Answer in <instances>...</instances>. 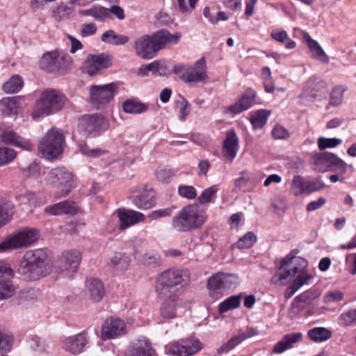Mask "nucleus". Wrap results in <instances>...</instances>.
Instances as JSON below:
<instances>
[{
	"instance_id": "obj_1",
	"label": "nucleus",
	"mask_w": 356,
	"mask_h": 356,
	"mask_svg": "<svg viewBox=\"0 0 356 356\" xmlns=\"http://www.w3.org/2000/svg\"><path fill=\"white\" fill-rule=\"evenodd\" d=\"M307 261L300 257H286L282 261L278 270L271 277V283L279 286H284L296 277L284 292L286 298H291L303 285L308 284L313 276L307 272Z\"/></svg>"
},
{
	"instance_id": "obj_2",
	"label": "nucleus",
	"mask_w": 356,
	"mask_h": 356,
	"mask_svg": "<svg viewBox=\"0 0 356 356\" xmlns=\"http://www.w3.org/2000/svg\"><path fill=\"white\" fill-rule=\"evenodd\" d=\"M22 279L35 281L48 275L51 272L47 252L44 248L26 251L17 270Z\"/></svg>"
},
{
	"instance_id": "obj_3",
	"label": "nucleus",
	"mask_w": 356,
	"mask_h": 356,
	"mask_svg": "<svg viewBox=\"0 0 356 356\" xmlns=\"http://www.w3.org/2000/svg\"><path fill=\"white\" fill-rule=\"evenodd\" d=\"M190 279L191 275L187 269L170 268L160 275L156 292L165 298L173 289L178 290L188 286Z\"/></svg>"
},
{
	"instance_id": "obj_4",
	"label": "nucleus",
	"mask_w": 356,
	"mask_h": 356,
	"mask_svg": "<svg viewBox=\"0 0 356 356\" xmlns=\"http://www.w3.org/2000/svg\"><path fill=\"white\" fill-rule=\"evenodd\" d=\"M206 218L205 212L197 204H189L173 218L172 225L177 232H188L201 227Z\"/></svg>"
},
{
	"instance_id": "obj_5",
	"label": "nucleus",
	"mask_w": 356,
	"mask_h": 356,
	"mask_svg": "<svg viewBox=\"0 0 356 356\" xmlns=\"http://www.w3.org/2000/svg\"><path fill=\"white\" fill-rule=\"evenodd\" d=\"M66 98L60 91L55 89H45L35 104L33 113V118L47 116L60 111Z\"/></svg>"
},
{
	"instance_id": "obj_6",
	"label": "nucleus",
	"mask_w": 356,
	"mask_h": 356,
	"mask_svg": "<svg viewBox=\"0 0 356 356\" xmlns=\"http://www.w3.org/2000/svg\"><path fill=\"white\" fill-rule=\"evenodd\" d=\"M64 145L63 134L58 129L53 128L42 138L38 149L48 159H54L62 153Z\"/></svg>"
},
{
	"instance_id": "obj_7",
	"label": "nucleus",
	"mask_w": 356,
	"mask_h": 356,
	"mask_svg": "<svg viewBox=\"0 0 356 356\" xmlns=\"http://www.w3.org/2000/svg\"><path fill=\"white\" fill-rule=\"evenodd\" d=\"M49 179L60 191L56 193V197H64L67 196L72 188L74 187V176L72 172L67 171L65 168H56L48 173Z\"/></svg>"
},
{
	"instance_id": "obj_8",
	"label": "nucleus",
	"mask_w": 356,
	"mask_h": 356,
	"mask_svg": "<svg viewBox=\"0 0 356 356\" xmlns=\"http://www.w3.org/2000/svg\"><path fill=\"white\" fill-rule=\"evenodd\" d=\"M39 232L36 229H25L9 240L0 243V252L12 248H27L38 241Z\"/></svg>"
},
{
	"instance_id": "obj_9",
	"label": "nucleus",
	"mask_w": 356,
	"mask_h": 356,
	"mask_svg": "<svg viewBox=\"0 0 356 356\" xmlns=\"http://www.w3.org/2000/svg\"><path fill=\"white\" fill-rule=\"evenodd\" d=\"M107 128V121L102 115L97 113L85 115L79 121V131L86 136H97Z\"/></svg>"
},
{
	"instance_id": "obj_10",
	"label": "nucleus",
	"mask_w": 356,
	"mask_h": 356,
	"mask_svg": "<svg viewBox=\"0 0 356 356\" xmlns=\"http://www.w3.org/2000/svg\"><path fill=\"white\" fill-rule=\"evenodd\" d=\"M117 86L114 83L106 85L92 86L90 89V97L92 104L97 108L108 104L114 97Z\"/></svg>"
},
{
	"instance_id": "obj_11",
	"label": "nucleus",
	"mask_w": 356,
	"mask_h": 356,
	"mask_svg": "<svg viewBox=\"0 0 356 356\" xmlns=\"http://www.w3.org/2000/svg\"><path fill=\"white\" fill-rule=\"evenodd\" d=\"M202 348V344L199 340L191 339L168 344L165 346V352L172 356H191Z\"/></svg>"
},
{
	"instance_id": "obj_12",
	"label": "nucleus",
	"mask_w": 356,
	"mask_h": 356,
	"mask_svg": "<svg viewBox=\"0 0 356 356\" xmlns=\"http://www.w3.org/2000/svg\"><path fill=\"white\" fill-rule=\"evenodd\" d=\"M15 273L10 265L0 261V300L11 298L15 291L12 279Z\"/></svg>"
},
{
	"instance_id": "obj_13",
	"label": "nucleus",
	"mask_w": 356,
	"mask_h": 356,
	"mask_svg": "<svg viewBox=\"0 0 356 356\" xmlns=\"http://www.w3.org/2000/svg\"><path fill=\"white\" fill-rule=\"evenodd\" d=\"M180 78L187 83H204L208 79L204 58L199 59L194 65L188 66Z\"/></svg>"
},
{
	"instance_id": "obj_14",
	"label": "nucleus",
	"mask_w": 356,
	"mask_h": 356,
	"mask_svg": "<svg viewBox=\"0 0 356 356\" xmlns=\"http://www.w3.org/2000/svg\"><path fill=\"white\" fill-rule=\"evenodd\" d=\"M81 261V254L78 250L65 252L57 261V268L61 273L67 275L77 271Z\"/></svg>"
},
{
	"instance_id": "obj_15",
	"label": "nucleus",
	"mask_w": 356,
	"mask_h": 356,
	"mask_svg": "<svg viewBox=\"0 0 356 356\" xmlns=\"http://www.w3.org/2000/svg\"><path fill=\"white\" fill-rule=\"evenodd\" d=\"M89 341L88 333L86 331L65 338L62 348L72 355L82 353Z\"/></svg>"
},
{
	"instance_id": "obj_16",
	"label": "nucleus",
	"mask_w": 356,
	"mask_h": 356,
	"mask_svg": "<svg viewBox=\"0 0 356 356\" xmlns=\"http://www.w3.org/2000/svg\"><path fill=\"white\" fill-rule=\"evenodd\" d=\"M125 323L120 318H111L104 323L102 337L104 339H113L125 333Z\"/></svg>"
},
{
	"instance_id": "obj_17",
	"label": "nucleus",
	"mask_w": 356,
	"mask_h": 356,
	"mask_svg": "<svg viewBox=\"0 0 356 356\" xmlns=\"http://www.w3.org/2000/svg\"><path fill=\"white\" fill-rule=\"evenodd\" d=\"M111 65L110 57L107 55H90L85 62V70L90 76H94L100 70L109 67Z\"/></svg>"
},
{
	"instance_id": "obj_18",
	"label": "nucleus",
	"mask_w": 356,
	"mask_h": 356,
	"mask_svg": "<svg viewBox=\"0 0 356 356\" xmlns=\"http://www.w3.org/2000/svg\"><path fill=\"white\" fill-rule=\"evenodd\" d=\"M134 49L136 55L144 59H151L156 54L152 38L149 35H143L136 38L134 41Z\"/></svg>"
},
{
	"instance_id": "obj_19",
	"label": "nucleus",
	"mask_w": 356,
	"mask_h": 356,
	"mask_svg": "<svg viewBox=\"0 0 356 356\" xmlns=\"http://www.w3.org/2000/svg\"><path fill=\"white\" fill-rule=\"evenodd\" d=\"M154 354L155 350L145 337L131 342L125 351V356H154Z\"/></svg>"
},
{
	"instance_id": "obj_20",
	"label": "nucleus",
	"mask_w": 356,
	"mask_h": 356,
	"mask_svg": "<svg viewBox=\"0 0 356 356\" xmlns=\"http://www.w3.org/2000/svg\"><path fill=\"white\" fill-rule=\"evenodd\" d=\"M116 214L119 218L120 227L122 229L145 220V216L142 213L134 210L118 209Z\"/></svg>"
},
{
	"instance_id": "obj_21",
	"label": "nucleus",
	"mask_w": 356,
	"mask_h": 356,
	"mask_svg": "<svg viewBox=\"0 0 356 356\" xmlns=\"http://www.w3.org/2000/svg\"><path fill=\"white\" fill-rule=\"evenodd\" d=\"M65 60L56 52H49L43 55L40 61V68L49 72H57L64 68Z\"/></svg>"
},
{
	"instance_id": "obj_22",
	"label": "nucleus",
	"mask_w": 356,
	"mask_h": 356,
	"mask_svg": "<svg viewBox=\"0 0 356 356\" xmlns=\"http://www.w3.org/2000/svg\"><path fill=\"white\" fill-rule=\"evenodd\" d=\"M255 97L256 92L249 88L238 98L234 104L227 108V111L234 115L239 114L250 108L254 104Z\"/></svg>"
},
{
	"instance_id": "obj_23",
	"label": "nucleus",
	"mask_w": 356,
	"mask_h": 356,
	"mask_svg": "<svg viewBox=\"0 0 356 356\" xmlns=\"http://www.w3.org/2000/svg\"><path fill=\"white\" fill-rule=\"evenodd\" d=\"M86 294L94 302H100L105 295L102 282L97 278H88L86 282Z\"/></svg>"
},
{
	"instance_id": "obj_24",
	"label": "nucleus",
	"mask_w": 356,
	"mask_h": 356,
	"mask_svg": "<svg viewBox=\"0 0 356 356\" xmlns=\"http://www.w3.org/2000/svg\"><path fill=\"white\" fill-rule=\"evenodd\" d=\"M152 40L156 51L163 49L165 45L168 44H177L180 38V33L170 34L167 30H161L154 33L152 36Z\"/></svg>"
},
{
	"instance_id": "obj_25",
	"label": "nucleus",
	"mask_w": 356,
	"mask_h": 356,
	"mask_svg": "<svg viewBox=\"0 0 356 356\" xmlns=\"http://www.w3.org/2000/svg\"><path fill=\"white\" fill-rule=\"evenodd\" d=\"M152 187L144 185L139 194L132 197L133 204L139 209H147L155 204Z\"/></svg>"
},
{
	"instance_id": "obj_26",
	"label": "nucleus",
	"mask_w": 356,
	"mask_h": 356,
	"mask_svg": "<svg viewBox=\"0 0 356 356\" xmlns=\"http://www.w3.org/2000/svg\"><path fill=\"white\" fill-rule=\"evenodd\" d=\"M302 36L305 42L309 49L312 57L323 63L327 64L330 61L329 57L318 42L312 39L307 32H304Z\"/></svg>"
},
{
	"instance_id": "obj_27",
	"label": "nucleus",
	"mask_w": 356,
	"mask_h": 356,
	"mask_svg": "<svg viewBox=\"0 0 356 356\" xmlns=\"http://www.w3.org/2000/svg\"><path fill=\"white\" fill-rule=\"evenodd\" d=\"M44 212L54 216L73 215L77 213V208L74 202L66 200L46 207Z\"/></svg>"
},
{
	"instance_id": "obj_28",
	"label": "nucleus",
	"mask_w": 356,
	"mask_h": 356,
	"mask_svg": "<svg viewBox=\"0 0 356 356\" xmlns=\"http://www.w3.org/2000/svg\"><path fill=\"white\" fill-rule=\"evenodd\" d=\"M223 156L233 160L238 149V138L234 130L227 133V136L222 145Z\"/></svg>"
},
{
	"instance_id": "obj_29",
	"label": "nucleus",
	"mask_w": 356,
	"mask_h": 356,
	"mask_svg": "<svg viewBox=\"0 0 356 356\" xmlns=\"http://www.w3.org/2000/svg\"><path fill=\"white\" fill-rule=\"evenodd\" d=\"M320 295V291L316 289L306 291L295 298L292 307L296 312H300Z\"/></svg>"
},
{
	"instance_id": "obj_30",
	"label": "nucleus",
	"mask_w": 356,
	"mask_h": 356,
	"mask_svg": "<svg viewBox=\"0 0 356 356\" xmlns=\"http://www.w3.org/2000/svg\"><path fill=\"white\" fill-rule=\"evenodd\" d=\"M302 334L300 332L290 333L283 337L282 340L276 343L273 346L275 353H282L292 347L293 344L300 341Z\"/></svg>"
},
{
	"instance_id": "obj_31",
	"label": "nucleus",
	"mask_w": 356,
	"mask_h": 356,
	"mask_svg": "<svg viewBox=\"0 0 356 356\" xmlns=\"http://www.w3.org/2000/svg\"><path fill=\"white\" fill-rule=\"evenodd\" d=\"M331 156V153L328 152L314 154L311 159L312 169L318 172H327Z\"/></svg>"
},
{
	"instance_id": "obj_32",
	"label": "nucleus",
	"mask_w": 356,
	"mask_h": 356,
	"mask_svg": "<svg viewBox=\"0 0 356 356\" xmlns=\"http://www.w3.org/2000/svg\"><path fill=\"white\" fill-rule=\"evenodd\" d=\"M20 204L24 205L23 209L27 213H32L33 209L38 204V200L35 194L31 191H26L24 193L20 194L16 197Z\"/></svg>"
},
{
	"instance_id": "obj_33",
	"label": "nucleus",
	"mask_w": 356,
	"mask_h": 356,
	"mask_svg": "<svg viewBox=\"0 0 356 356\" xmlns=\"http://www.w3.org/2000/svg\"><path fill=\"white\" fill-rule=\"evenodd\" d=\"M129 259L121 253L115 252L108 258V265L114 271L122 272L127 269Z\"/></svg>"
},
{
	"instance_id": "obj_34",
	"label": "nucleus",
	"mask_w": 356,
	"mask_h": 356,
	"mask_svg": "<svg viewBox=\"0 0 356 356\" xmlns=\"http://www.w3.org/2000/svg\"><path fill=\"white\" fill-rule=\"evenodd\" d=\"M19 99L17 97L3 98L0 101V111L8 115H16L18 111Z\"/></svg>"
},
{
	"instance_id": "obj_35",
	"label": "nucleus",
	"mask_w": 356,
	"mask_h": 356,
	"mask_svg": "<svg viewBox=\"0 0 356 356\" xmlns=\"http://www.w3.org/2000/svg\"><path fill=\"white\" fill-rule=\"evenodd\" d=\"M78 13L82 16H91L95 20L100 22L108 17V8L101 6H95L89 9L81 10Z\"/></svg>"
},
{
	"instance_id": "obj_36",
	"label": "nucleus",
	"mask_w": 356,
	"mask_h": 356,
	"mask_svg": "<svg viewBox=\"0 0 356 356\" xmlns=\"http://www.w3.org/2000/svg\"><path fill=\"white\" fill-rule=\"evenodd\" d=\"M101 40L113 45H122L126 44L129 38L127 35H117L114 31L108 30L102 35Z\"/></svg>"
},
{
	"instance_id": "obj_37",
	"label": "nucleus",
	"mask_w": 356,
	"mask_h": 356,
	"mask_svg": "<svg viewBox=\"0 0 356 356\" xmlns=\"http://www.w3.org/2000/svg\"><path fill=\"white\" fill-rule=\"evenodd\" d=\"M13 213V204L9 201L0 200V227L6 224Z\"/></svg>"
},
{
	"instance_id": "obj_38",
	"label": "nucleus",
	"mask_w": 356,
	"mask_h": 356,
	"mask_svg": "<svg viewBox=\"0 0 356 356\" xmlns=\"http://www.w3.org/2000/svg\"><path fill=\"white\" fill-rule=\"evenodd\" d=\"M177 298V297L175 295H170L168 300L163 304L161 308V314L163 318H172L175 317V302Z\"/></svg>"
},
{
	"instance_id": "obj_39",
	"label": "nucleus",
	"mask_w": 356,
	"mask_h": 356,
	"mask_svg": "<svg viewBox=\"0 0 356 356\" xmlns=\"http://www.w3.org/2000/svg\"><path fill=\"white\" fill-rule=\"evenodd\" d=\"M308 336L314 342H321L332 337V332L325 327H318L308 331Z\"/></svg>"
},
{
	"instance_id": "obj_40",
	"label": "nucleus",
	"mask_w": 356,
	"mask_h": 356,
	"mask_svg": "<svg viewBox=\"0 0 356 356\" xmlns=\"http://www.w3.org/2000/svg\"><path fill=\"white\" fill-rule=\"evenodd\" d=\"M122 108L125 113L138 114L145 112L147 109V105L138 102L133 99H128L122 104Z\"/></svg>"
},
{
	"instance_id": "obj_41",
	"label": "nucleus",
	"mask_w": 356,
	"mask_h": 356,
	"mask_svg": "<svg viewBox=\"0 0 356 356\" xmlns=\"http://www.w3.org/2000/svg\"><path fill=\"white\" fill-rule=\"evenodd\" d=\"M241 295L232 296L222 301L218 305V312L220 314H223L229 310L237 308L241 305Z\"/></svg>"
},
{
	"instance_id": "obj_42",
	"label": "nucleus",
	"mask_w": 356,
	"mask_h": 356,
	"mask_svg": "<svg viewBox=\"0 0 356 356\" xmlns=\"http://www.w3.org/2000/svg\"><path fill=\"white\" fill-rule=\"evenodd\" d=\"M14 337L12 334L0 330V356H6L13 345Z\"/></svg>"
},
{
	"instance_id": "obj_43",
	"label": "nucleus",
	"mask_w": 356,
	"mask_h": 356,
	"mask_svg": "<svg viewBox=\"0 0 356 356\" xmlns=\"http://www.w3.org/2000/svg\"><path fill=\"white\" fill-rule=\"evenodd\" d=\"M23 86V81L20 76L14 75L3 85V89L6 93L18 92Z\"/></svg>"
},
{
	"instance_id": "obj_44",
	"label": "nucleus",
	"mask_w": 356,
	"mask_h": 356,
	"mask_svg": "<svg viewBox=\"0 0 356 356\" xmlns=\"http://www.w3.org/2000/svg\"><path fill=\"white\" fill-rule=\"evenodd\" d=\"M270 111L268 110H259L250 118V122L254 129L262 128L267 122Z\"/></svg>"
},
{
	"instance_id": "obj_45",
	"label": "nucleus",
	"mask_w": 356,
	"mask_h": 356,
	"mask_svg": "<svg viewBox=\"0 0 356 356\" xmlns=\"http://www.w3.org/2000/svg\"><path fill=\"white\" fill-rule=\"evenodd\" d=\"M270 35L272 38L281 43L286 42L285 47L289 49H293L296 46V42L288 38V34L284 30L274 29L272 31Z\"/></svg>"
},
{
	"instance_id": "obj_46",
	"label": "nucleus",
	"mask_w": 356,
	"mask_h": 356,
	"mask_svg": "<svg viewBox=\"0 0 356 356\" xmlns=\"http://www.w3.org/2000/svg\"><path fill=\"white\" fill-rule=\"evenodd\" d=\"M329 161L328 171L339 174H345L347 171V164L335 154L331 153Z\"/></svg>"
},
{
	"instance_id": "obj_47",
	"label": "nucleus",
	"mask_w": 356,
	"mask_h": 356,
	"mask_svg": "<svg viewBox=\"0 0 356 356\" xmlns=\"http://www.w3.org/2000/svg\"><path fill=\"white\" fill-rule=\"evenodd\" d=\"M72 13V9L64 3H60L52 9L51 16L56 22L67 19Z\"/></svg>"
},
{
	"instance_id": "obj_48",
	"label": "nucleus",
	"mask_w": 356,
	"mask_h": 356,
	"mask_svg": "<svg viewBox=\"0 0 356 356\" xmlns=\"http://www.w3.org/2000/svg\"><path fill=\"white\" fill-rule=\"evenodd\" d=\"M16 157L14 149L6 147L0 142V165H5L11 162Z\"/></svg>"
},
{
	"instance_id": "obj_49",
	"label": "nucleus",
	"mask_w": 356,
	"mask_h": 356,
	"mask_svg": "<svg viewBox=\"0 0 356 356\" xmlns=\"http://www.w3.org/2000/svg\"><path fill=\"white\" fill-rule=\"evenodd\" d=\"M244 340L245 337H243L242 333L238 335L234 336L227 343L222 344L221 347L217 350V353L218 355L227 353Z\"/></svg>"
},
{
	"instance_id": "obj_50",
	"label": "nucleus",
	"mask_w": 356,
	"mask_h": 356,
	"mask_svg": "<svg viewBox=\"0 0 356 356\" xmlns=\"http://www.w3.org/2000/svg\"><path fill=\"white\" fill-rule=\"evenodd\" d=\"M218 191V185H213L211 187L206 188L198 197V201L200 204H207L213 202L216 195Z\"/></svg>"
},
{
	"instance_id": "obj_51",
	"label": "nucleus",
	"mask_w": 356,
	"mask_h": 356,
	"mask_svg": "<svg viewBox=\"0 0 356 356\" xmlns=\"http://www.w3.org/2000/svg\"><path fill=\"white\" fill-rule=\"evenodd\" d=\"M291 190L296 196L305 193L306 181L300 175L294 176L291 181Z\"/></svg>"
},
{
	"instance_id": "obj_52",
	"label": "nucleus",
	"mask_w": 356,
	"mask_h": 356,
	"mask_svg": "<svg viewBox=\"0 0 356 356\" xmlns=\"http://www.w3.org/2000/svg\"><path fill=\"white\" fill-rule=\"evenodd\" d=\"M256 241V235L253 232H249L235 243V246L239 249L250 248Z\"/></svg>"
},
{
	"instance_id": "obj_53",
	"label": "nucleus",
	"mask_w": 356,
	"mask_h": 356,
	"mask_svg": "<svg viewBox=\"0 0 356 356\" xmlns=\"http://www.w3.org/2000/svg\"><path fill=\"white\" fill-rule=\"evenodd\" d=\"M39 296V290L38 289L31 288L21 290L18 294V300L19 303L31 301L37 299Z\"/></svg>"
},
{
	"instance_id": "obj_54",
	"label": "nucleus",
	"mask_w": 356,
	"mask_h": 356,
	"mask_svg": "<svg viewBox=\"0 0 356 356\" xmlns=\"http://www.w3.org/2000/svg\"><path fill=\"white\" fill-rule=\"evenodd\" d=\"M29 347L37 353H42L47 348V344L44 339L33 336L29 341Z\"/></svg>"
},
{
	"instance_id": "obj_55",
	"label": "nucleus",
	"mask_w": 356,
	"mask_h": 356,
	"mask_svg": "<svg viewBox=\"0 0 356 356\" xmlns=\"http://www.w3.org/2000/svg\"><path fill=\"white\" fill-rule=\"evenodd\" d=\"M1 138V143L23 146L24 141L13 131H4Z\"/></svg>"
},
{
	"instance_id": "obj_56",
	"label": "nucleus",
	"mask_w": 356,
	"mask_h": 356,
	"mask_svg": "<svg viewBox=\"0 0 356 356\" xmlns=\"http://www.w3.org/2000/svg\"><path fill=\"white\" fill-rule=\"evenodd\" d=\"M223 289L236 287L238 283V277L234 274L221 273Z\"/></svg>"
},
{
	"instance_id": "obj_57",
	"label": "nucleus",
	"mask_w": 356,
	"mask_h": 356,
	"mask_svg": "<svg viewBox=\"0 0 356 356\" xmlns=\"http://www.w3.org/2000/svg\"><path fill=\"white\" fill-rule=\"evenodd\" d=\"M342 143V140L339 138H324L320 137L318 139V148L321 150H323L326 148L334 147Z\"/></svg>"
},
{
	"instance_id": "obj_58",
	"label": "nucleus",
	"mask_w": 356,
	"mask_h": 356,
	"mask_svg": "<svg viewBox=\"0 0 356 356\" xmlns=\"http://www.w3.org/2000/svg\"><path fill=\"white\" fill-rule=\"evenodd\" d=\"M325 187V185L321 177H316L314 180L306 181V193L321 191Z\"/></svg>"
},
{
	"instance_id": "obj_59",
	"label": "nucleus",
	"mask_w": 356,
	"mask_h": 356,
	"mask_svg": "<svg viewBox=\"0 0 356 356\" xmlns=\"http://www.w3.org/2000/svg\"><path fill=\"white\" fill-rule=\"evenodd\" d=\"M339 320L345 326H352L356 325V309L343 313Z\"/></svg>"
},
{
	"instance_id": "obj_60",
	"label": "nucleus",
	"mask_w": 356,
	"mask_h": 356,
	"mask_svg": "<svg viewBox=\"0 0 356 356\" xmlns=\"http://www.w3.org/2000/svg\"><path fill=\"white\" fill-rule=\"evenodd\" d=\"M178 193L182 197L193 200L197 196L195 188L192 186L181 185L178 188Z\"/></svg>"
},
{
	"instance_id": "obj_61",
	"label": "nucleus",
	"mask_w": 356,
	"mask_h": 356,
	"mask_svg": "<svg viewBox=\"0 0 356 356\" xmlns=\"http://www.w3.org/2000/svg\"><path fill=\"white\" fill-rule=\"evenodd\" d=\"M40 168L37 163L33 162L23 170V176L26 178H37L40 175Z\"/></svg>"
},
{
	"instance_id": "obj_62",
	"label": "nucleus",
	"mask_w": 356,
	"mask_h": 356,
	"mask_svg": "<svg viewBox=\"0 0 356 356\" xmlns=\"http://www.w3.org/2000/svg\"><path fill=\"white\" fill-rule=\"evenodd\" d=\"M207 286L210 291L223 289L221 273H218L210 277Z\"/></svg>"
},
{
	"instance_id": "obj_63",
	"label": "nucleus",
	"mask_w": 356,
	"mask_h": 356,
	"mask_svg": "<svg viewBox=\"0 0 356 356\" xmlns=\"http://www.w3.org/2000/svg\"><path fill=\"white\" fill-rule=\"evenodd\" d=\"M159 68V63L157 61L152 62L147 65H141L138 72V74L142 76H146L149 72L153 74L157 72Z\"/></svg>"
},
{
	"instance_id": "obj_64",
	"label": "nucleus",
	"mask_w": 356,
	"mask_h": 356,
	"mask_svg": "<svg viewBox=\"0 0 356 356\" xmlns=\"http://www.w3.org/2000/svg\"><path fill=\"white\" fill-rule=\"evenodd\" d=\"M80 150L83 154L90 157H99L107 152L100 148L90 149L86 144L81 145Z\"/></svg>"
}]
</instances>
